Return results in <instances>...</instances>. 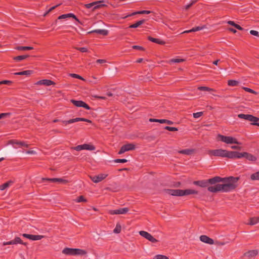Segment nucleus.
<instances>
[{"instance_id":"nucleus-14","label":"nucleus","mask_w":259,"mask_h":259,"mask_svg":"<svg viewBox=\"0 0 259 259\" xmlns=\"http://www.w3.org/2000/svg\"><path fill=\"white\" fill-rule=\"evenodd\" d=\"M71 102L75 106L79 107H83L87 110L91 109L90 106L85 102L82 101H76L74 100H71Z\"/></svg>"},{"instance_id":"nucleus-43","label":"nucleus","mask_w":259,"mask_h":259,"mask_svg":"<svg viewBox=\"0 0 259 259\" xmlns=\"http://www.w3.org/2000/svg\"><path fill=\"white\" fill-rule=\"evenodd\" d=\"M164 128L166 130L171 131V132H175V131H178V128L175 127H170L169 126H166L164 127Z\"/></svg>"},{"instance_id":"nucleus-46","label":"nucleus","mask_w":259,"mask_h":259,"mask_svg":"<svg viewBox=\"0 0 259 259\" xmlns=\"http://www.w3.org/2000/svg\"><path fill=\"white\" fill-rule=\"evenodd\" d=\"M156 259H169L168 257L164 255L158 254L155 256Z\"/></svg>"},{"instance_id":"nucleus-22","label":"nucleus","mask_w":259,"mask_h":259,"mask_svg":"<svg viewBox=\"0 0 259 259\" xmlns=\"http://www.w3.org/2000/svg\"><path fill=\"white\" fill-rule=\"evenodd\" d=\"M63 254L69 255H74V248L66 247L62 250Z\"/></svg>"},{"instance_id":"nucleus-8","label":"nucleus","mask_w":259,"mask_h":259,"mask_svg":"<svg viewBox=\"0 0 259 259\" xmlns=\"http://www.w3.org/2000/svg\"><path fill=\"white\" fill-rule=\"evenodd\" d=\"M78 121H85L88 123L92 122V121L90 119L81 117H76L75 118L71 119L68 120H62V122L63 124L66 125L68 124H70Z\"/></svg>"},{"instance_id":"nucleus-32","label":"nucleus","mask_w":259,"mask_h":259,"mask_svg":"<svg viewBox=\"0 0 259 259\" xmlns=\"http://www.w3.org/2000/svg\"><path fill=\"white\" fill-rule=\"evenodd\" d=\"M239 82L235 80H229L228 81V84L230 86L235 87L238 85Z\"/></svg>"},{"instance_id":"nucleus-20","label":"nucleus","mask_w":259,"mask_h":259,"mask_svg":"<svg viewBox=\"0 0 259 259\" xmlns=\"http://www.w3.org/2000/svg\"><path fill=\"white\" fill-rule=\"evenodd\" d=\"M258 254L257 250H249L244 253V255L249 258H251L255 256Z\"/></svg>"},{"instance_id":"nucleus-62","label":"nucleus","mask_w":259,"mask_h":259,"mask_svg":"<svg viewBox=\"0 0 259 259\" xmlns=\"http://www.w3.org/2000/svg\"><path fill=\"white\" fill-rule=\"evenodd\" d=\"M235 27L236 28H237V29H238L240 30H243V28H242L240 26L238 25V24H236V25H235Z\"/></svg>"},{"instance_id":"nucleus-24","label":"nucleus","mask_w":259,"mask_h":259,"mask_svg":"<svg viewBox=\"0 0 259 259\" xmlns=\"http://www.w3.org/2000/svg\"><path fill=\"white\" fill-rule=\"evenodd\" d=\"M67 17H72L74 19H75L77 21L79 22L78 19L76 17V16L72 13L64 14V15H61L59 17L58 19H65Z\"/></svg>"},{"instance_id":"nucleus-11","label":"nucleus","mask_w":259,"mask_h":259,"mask_svg":"<svg viewBox=\"0 0 259 259\" xmlns=\"http://www.w3.org/2000/svg\"><path fill=\"white\" fill-rule=\"evenodd\" d=\"M139 234L143 237L146 238L152 243H156L158 242V240L154 238L150 233L144 231H140L139 232Z\"/></svg>"},{"instance_id":"nucleus-31","label":"nucleus","mask_w":259,"mask_h":259,"mask_svg":"<svg viewBox=\"0 0 259 259\" xmlns=\"http://www.w3.org/2000/svg\"><path fill=\"white\" fill-rule=\"evenodd\" d=\"M145 20H142L140 21H139L137 22L136 23L133 24L130 26V28H137L140 26L141 25L143 24L145 22Z\"/></svg>"},{"instance_id":"nucleus-6","label":"nucleus","mask_w":259,"mask_h":259,"mask_svg":"<svg viewBox=\"0 0 259 259\" xmlns=\"http://www.w3.org/2000/svg\"><path fill=\"white\" fill-rule=\"evenodd\" d=\"M45 182H58L62 184H66L69 182L67 180H65L62 178H42L39 181V183H44Z\"/></svg>"},{"instance_id":"nucleus-33","label":"nucleus","mask_w":259,"mask_h":259,"mask_svg":"<svg viewBox=\"0 0 259 259\" xmlns=\"http://www.w3.org/2000/svg\"><path fill=\"white\" fill-rule=\"evenodd\" d=\"M202 29V27L198 26V27H196L195 28H192V29H191L190 30L185 31L183 33H190V32H195V31H197L200 30Z\"/></svg>"},{"instance_id":"nucleus-64","label":"nucleus","mask_w":259,"mask_h":259,"mask_svg":"<svg viewBox=\"0 0 259 259\" xmlns=\"http://www.w3.org/2000/svg\"><path fill=\"white\" fill-rule=\"evenodd\" d=\"M251 124L254 125H257V126H259V122H257V121L253 122L251 123Z\"/></svg>"},{"instance_id":"nucleus-34","label":"nucleus","mask_w":259,"mask_h":259,"mask_svg":"<svg viewBox=\"0 0 259 259\" xmlns=\"http://www.w3.org/2000/svg\"><path fill=\"white\" fill-rule=\"evenodd\" d=\"M250 179L252 180H259V170L250 176Z\"/></svg>"},{"instance_id":"nucleus-21","label":"nucleus","mask_w":259,"mask_h":259,"mask_svg":"<svg viewBox=\"0 0 259 259\" xmlns=\"http://www.w3.org/2000/svg\"><path fill=\"white\" fill-rule=\"evenodd\" d=\"M10 143L13 144H16L21 147H28L29 145L24 141H18L17 140H12L10 141Z\"/></svg>"},{"instance_id":"nucleus-41","label":"nucleus","mask_w":259,"mask_h":259,"mask_svg":"<svg viewBox=\"0 0 259 259\" xmlns=\"http://www.w3.org/2000/svg\"><path fill=\"white\" fill-rule=\"evenodd\" d=\"M11 114H12V113L10 112L2 113L0 114V119L2 118H6V117H9Z\"/></svg>"},{"instance_id":"nucleus-19","label":"nucleus","mask_w":259,"mask_h":259,"mask_svg":"<svg viewBox=\"0 0 259 259\" xmlns=\"http://www.w3.org/2000/svg\"><path fill=\"white\" fill-rule=\"evenodd\" d=\"M195 150L193 149H185L179 150L178 153L182 154L190 155L194 153Z\"/></svg>"},{"instance_id":"nucleus-35","label":"nucleus","mask_w":259,"mask_h":259,"mask_svg":"<svg viewBox=\"0 0 259 259\" xmlns=\"http://www.w3.org/2000/svg\"><path fill=\"white\" fill-rule=\"evenodd\" d=\"M159 123H167V124H169V125H172L174 124V122L171 121V120H167V119H159Z\"/></svg>"},{"instance_id":"nucleus-29","label":"nucleus","mask_w":259,"mask_h":259,"mask_svg":"<svg viewBox=\"0 0 259 259\" xmlns=\"http://www.w3.org/2000/svg\"><path fill=\"white\" fill-rule=\"evenodd\" d=\"M148 39L153 42H155L160 45H164L165 44V42L162 40H160L158 39L154 38L150 36L148 37Z\"/></svg>"},{"instance_id":"nucleus-51","label":"nucleus","mask_w":259,"mask_h":259,"mask_svg":"<svg viewBox=\"0 0 259 259\" xmlns=\"http://www.w3.org/2000/svg\"><path fill=\"white\" fill-rule=\"evenodd\" d=\"M151 13V12L150 11H145L144 10V11H138L139 14H149Z\"/></svg>"},{"instance_id":"nucleus-2","label":"nucleus","mask_w":259,"mask_h":259,"mask_svg":"<svg viewBox=\"0 0 259 259\" xmlns=\"http://www.w3.org/2000/svg\"><path fill=\"white\" fill-rule=\"evenodd\" d=\"M164 191L169 195L174 196H183L191 194H199L198 198L202 200H204V197L207 193V191L204 189L198 191L193 189L181 190L165 189L164 190Z\"/></svg>"},{"instance_id":"nucleus-63","label":"nucleus","mask_w":259,"mask_h":259,"mask_svg":"<svg viewBox=\"0 0 259 259\" xmlns=\"http://www.w3.org/2000/svg\"><path fill=\"white\" fill-rule=\"evenodd\" d=\"M194 2H192L191 4H189V5H188L187 6H186L185 7V9L186 10H188L192 5L194 3Z\"/></svg>"},{"instance_id":"nucleus-26","label":"nucleus","mask_w":259,"mask_h":259,"mask_svg":"<svg viewBox=\"0 0 259 259\" xmlns=\"http://www.w3.org/2000/svg\"><path fill=\"white\" fill-rule=\"evenodd\" d=\"M13 183L12 181H9L6 183L3 184V185H0V190H4L7 188L9 187L11 184Z\"/></svg>"},{"instance_id":"nucleus-58","label":"nucleus","mask_w":259,"mask_h":259,"mask_svg":"<svg viewBox=\"0 0 259 259\" xmlns=\"http://www.w3.org/2000/svg\"><path fill=\"white\" fill-rule=\"evenodd\" d=\"M227 23L230 24V25H231L234 27H235V25H236V24L235 23V22L234 21H229L227 22Z\"/></svg>"},{"instance_id":"nucleus-16","label":"nucleus","mask_w":259,"mask_h":259,"mask_svg":"<svg viewBox=\"0 0 259 259\" xmlns=\"http://www.w3.org/2000/svg\"><path fill=\"white\" fill-rule=\"evenodd\" d=\"M35 84L37 85L50 86L51 85H55V83L51 80L42 79L37 81Z\"/></svg>"},{"instance_id":"nucleus-56","label":"nucleus","mask_w":259,"mask_h":259,"mask_svg":"<svg viewBox=\"0 0 259 259\" xmlns=\"http://www.w3.org/2000/svg\"><path fill=\"white\" fill-rule=\"evenodd\" d=\"M231 148L233 149L240 150L241 147L238 146H232Z\"/></svg>"},{"instance_id":"nucleus-36","label":"nucleus","mask_w":259,"mask_h":259,"mask_svg":"<svg viewBox=\"0 0 259 259\" xmlns=\"http://www.w3.org/2000/svg\"><path fill=\"white\" fill-rule=\"evenodd\" d=\"M75 201L77 202H87V200L83 196H79V197H78L75 200Z\"/></svg>"},{"instance_id":"nucleus-60","label":"nucleus","mask_w":259,"mask_h":259,"mask_svg":"<svg viewBox=\"0 0 259 259\" xmlns=\"http://www.w3.org/2000/svg\"><path fill=\"white\" fill-rule=\"evenodd\" d=\"M136 14H139V13H138V12H134V13H133L132 14H130V15H127V16H125L124 18H126V17H127L131 16H134V15H136Z\"/></svg>"},{"instance_id":"nucleus-28","label":"nucleus","mask_w":259,"mask_h":259,"mask_svg":"<svg viewBox=\"0 0 259 259\" xmlns=\"http://www.w3.org/2000/svg\"><path fill=\"white\" fill-rule=\"evenodd\" d=\"M259 218L257 217L251 218L249 219V222L248 224L250 225H254L258 223Z\"/></svg>"},{"instance_id":"nucleus-4","label":"nucleus","mask_w":259,"mask_h":259,"mask_svg":"<svg viewBox=\"0 0 259 259\" xmlns=\"http://www.w3.org/2000/svg\"><path fill=\"white\" fill-rule=\"evenodd\" d=\"M216 140L218 141H221L227 144H236L240 145L241 143L239 142L237 139L231 136H226L221 134H218L217 136Z\"/></svg>"},{"instance_id":"nucleus-47","label":"nucleus","mask_w":259,"mask_h":259,"mask_svg":"<svg viewBox=\"0 0 259 259\" xmlns=\"http://www.w3.org/2000/svg\"><path fill=\"white\" fill-rule=\"evenodd\" d=\"M14 240H15V241L17 244H22V240H21V239L19 237H16L15 238H14Z\"/></svg>"},{"instance_id":"nucleus-48","label":"nucleus","mask_w":259,"mask_h":259,"mask_svg":"<svg viewBox=\"0 0 259 259\" xmlns=\"http://www.w3.org/2000/svg\"><path fill=\"white\" fill-rule=\"evenodd\" d=\"M12 83V82L10 80H3L0 81V85L3 84L10 85Z\"/></svg>"},{"instance_id":"nucleus-50","label":"nucleus","mask_w":259,"mask_h":259,"mask_svg":"<svg viewBox=\"0 0 259 259\" xmlns=\"http://www.w3.org/2000/svg\"><path fill=\"white\" fill-rule=\"evenodd\" d=\"M70 76L73 77L78 78V79H82V80L83 79V78L81 76H79V75H78L77 74H71Z\"/></svg>"},{"instance_id":"nucleus-59","label":"nucleus","mask_w":259,"mask_h":259,"mask_svg":"<svg viewBox=\"0 0 259 259\" xmlns=\"http://www.w3.org/2000/svg\"><path fill=\"white\" fill-rule=\"evenodd\" d=\"M26 153L28 154H34L35 152L33 150H28L26 151Z\"/></svg>"},{"instance_id":"nucleus-3","label":"nucleus","mask_w":259,"mask_h":259,"mask_svg":"<svg viewBox=\"0 0 259 259\" xmlns=\"http://www.w3.org/2000/svg\"><path fill=\"white\" fill-rule=\"evenodd\" d=\"M235 151H228L223 149L209 150L208 151V154L210 156H214L233 159H235Z\"/></svg>"},{"instance_id":"nucleus-57","label":"nucleus","mask_w":259,"mask_h":259,"mask_svg":"<svg viewBox=\"0 0 259 259\" xmlns=\"http://www.w3.org/2000/svg\"><path fill=\"white\" fill-rule=\"evenodd\" d=\"M59 5H60V4H59V5H57L55 6H54L52 8H51L48 11V13H50L52 11H53V10H54L56 8H57L58 6H59Z\"/></svg>"},{"instance_id":"nucleus-44","label":"nucleus","mask_w":259,"mask_h":259,"mask_svg":"<svg viewBox=\"0 0 259 259\" xmlns=\"http://www.w3.org/2000/svg\"><path fill=\"white\" fill-rule=\"evenodd\" d=\"M113 161L116 163H125L127 162V160L126 159H116Z\"/></svg>"},{"instance_id":"nucleus-15","label":"nucleus","mask_w":259,"mask_h":259,"mask_svg":"<svg viewBox=\"0 0 259 259\" xmlns=\"http://www.w3.org/2000/svg\"><path fill=\"white\" fill-rule=\"evenodd\" d=\"M22 236L26 238L29 239L31 240H39L44 237V236L42 235H31L25 233L22 234Z\"/></svg>"},{"instance_id":"nucleus-13","label":"nucleus","mask_w":259,"mask_h":259,"mask_svg":"<svg viewBox=\"0 0 259 259\" xmlns=\"http://www.w3.org/2000/svg\"><path fill=\"white\" fill-rule=\"evenodd\" d=\"M129 210L127 207L120 208L118 209L110 210L109 213L110 214H125Z\"/></svg>"},{"instance_id":"nucleus-1","label":"nucleus","mask_w":259,"mask_h":259,"mask_svg":"<svg viewBox=\"0 0 259 259\" xmlns=\"http://www.w3.org/2000/svg\"><path fill=\"white\" fill-rule=\"evenodd\" d=\"M239 179V177L222 178L215 176L207 180L194 181L193 184L201 188H207V191L212 193L229 192L238 187Z\"/></svg>"},{"instance_id":"nucleus-30","label":"nucleus","mask_w":259,"mask_h":259,"mask_svg":"<svg viewBox=\"0 0 259 259\" xmlns=\"http://www.w3.org/2000/svg\"><path fill=\"white\" fill-rule=\"evenodd\" d=\"M98 3V2H93L90 4H85L84 6L88 9L91 8L93 7H94V9H96L99 7V6L97 5Z\"/></svg>"},{"instance_id":"nucleus-37","label":"nucleus","mask_w":259,"mask_h":259,"mask_svg":"<svg viewBox=\"0 0 259 259\" xmlns=\"http://www.w3.org/2000/svg\"><path fill=\"white\" fill-rule=\"evenodd\" d=\"M33 48L31 47H17L16 49L18 50H22V51H25V50H32Z\"/></svg>"},{"instance_id":"nucleus-38","label":"nucleus","mask_w":259,"mask_h":259,"mask_svg":"<svg viewBox=\"0 0 259 259\" xmlns=\"http://www.w3.org/2000/svg\"><path fill=\"white\" fill-rule=\"evenodd\" d=\"M121 227L120 224H117L115 227V228L113 230V232L116 234H118L121 232Z\"/></svg>"},{"instance_id":"nucleus-23","label":"nucleus","mask_w":259,"mask_h":259,"mask_svg":"<svg viewBox=\"0 0 259 259\" xmlns=\"http://www.w3.org/2000/svg\"><path fill=\"white\" fill-rule=\"evenodd\" d=\"M97 33L99 34H102L103 35H106L108 34V31L105 29H96L91 31H90L88 32V33Z\"/></svg>"},{"instance_id":"nucleus-45","label":"nucleus","mask_w":259,"mask_h":259,"mask_svg":"<svg viewBox=\"0 0 259 259\" xmlns=\"http://www.w3.org/2000/svg\"><path fill=\"white\" fill-rule=\"evenodd\" d=\"M203 112H198L196 113H194L193 114V117L195 118H197L200 117L203 115Z\"/></svg>"},{"instance_id":"nucleus-49","label":"nucleus","mask_w":259,"mask_h":259,"mask_svg":"<svg viewBox=\"0 0 259 259\" xmlns=\"http://www.w3.org/2000/svg\"><path fill=\"white\" fill-rule=\"evenodd\" d=\"M77 50L80 51L81 52H88V49L86 48H75Z\"/></svg>"},{"instance_id":"nucleus-5","label":"nucleus","mask_w":259,"mask_h":259,"mask_svg":"<svg viewBox=\"0 0 259 259\" xmlns=\"http://www.w3.org/2000/svg\"><path fill=\"white\" fill-rule=\"evenodd\" d=\"M242 157H244L251 161H254L256 160V157L250 153L246 152L240 153L238 151H235V159L241 158Z\"/></svg>"},{"instance_id":"nucleus-7","label":"nucleus","mask_w":259,"mask_h":259,"mask_svg":"<svg viewBox=\"0 0 259 259\" xmlns=\"http://www.w3.org/2000/svg\"><path fill=\"white\" fill-rule=\"evenodd\" d=\"M96 149L95 147L92 145H90L88 144H84L83 145H78L76 147H72L71 149L75 150L76 151H79L82 150H88L90 151L95 150Z\"/></svg>"},{"instance_id":"nucleus-12","label":"nucleus","mask_w":259,"mask_h":259,"mask_svg":"<svg viewBox=\"0 0 259 259\" xmlns=\"http://www.w3.org/2000/svg\"><path fill=\"white\" fill-rule=\"evenodd\" d=\"M107 176V174H100L97 176H90V178L93 182L98 183L105 179Z\"/></svg>"},{"instance_id":"nucleus-9","label":"nucleus","mask_w":259,"mask_h":259,"mask_svg":"<svg viewBox=\"0 0 259 259\" xmlns=\"http://www.w3.org/2000/svg\"><path fill=\"white\" fill-rule=\"evenodd\" d=\"M135 148H136V146L134 144L129 143V144H125V145H123L120 148V149L119 151L118 154H122L126 151L135 150Z\"/></svg>"},{"instance_id":"nucleus-10","label":"nucleus","mask_w":259,"mask_h":259,"mask_svg":"<svg viewBox=\"0 0 259 259\" xmlns=\"http://www.w3.org/2000/svg\"><path fill=\"white\" fill-rule=\"evenodd\" d=\"M238 117L241 119H244L253 122L259 121V118L250 114H239Z\"/></svg>"},{"instance_id":"nucleus-17","label":"nucleus","mask_w":259,"mask_h":259,"mask_svg":"<svg viewBox=\"0 0 259 259\" xmlns=\"http://www.w3.org/2000/svg\"><path fill=\"white\" fill-rule=\"evenodd\" d=\"M200 240L205 243L208 244H213L214 243V241L212 239L209 238L206 235H201L200 236Z\"/></svg>"},{"instance_id":"nucleus-53","label":"nucleus","mask_w":259,"mask_h":259,"mask_svg":"<svg viewBox=\"0 0 259 259\" xmlns=\"http://www.w3.org/2000/svg\"><path fill=\"white\" fill-rule=\"evenodd\" d=\"M250 33L251 34L255 35V36H258V32L255 30H250Z\"/></svg>"},{"instance_id":"nucleus-55","label":"nucleus","mask_w":259,"mask_h":259,"mask_svg":"<svg viewBox=\"0 0 259 259\" xmlns=\"http://www.w3.org/2000/svg\"><path fill=\"white\" fill-rule=\"evenodd\" d=\"M149 121L150 122H159V119H155V118H150L149 119Z\"/></svg>"},{"instance_id":"nucleus-40","label":"nucleus","mask_w":259,"mask_h":259,"mask_svg":"<svg viewBox=\"0 0 259 259\" xmlns=\"http://www.w3.org/2000/svg\"><path fill=\"white\" fill-rule=\"evenodd\" d=\"M28 55L19 56L14 57V59L17 61H21L28 57Z\"/></svg>"},{"instance_id":"nucleus-25","label":"nucleus","mask_w":259,"mask_h":259,"mask_svg":"<svg viewBox=\"0 0 259 259\" xmlns=\"http://www.w3.org/2000/svg\"><path fill=\"white\" fill-rule=\"evenodd\" d=\"M87 253V251L84 250L74 248V255H85Z\"/></svg>"},{"instance_id":"nucleus-18","label":"nucleus","mask_w":259,"mask_h":259,"mask_svg":"<svg viewBox=\"0 0 259 259\" xmlns=\"http://www.w3.org/2000/svg\"><path fill=\"white\" fill-rule=\"evenodd\" d=\"M199 90L201 91H206L208 92V94H206L204 95V96H218L217 94H214V92L211 89L205 87H201L198 88Z\"/></svg>"},{"instance_id":"nucleus-39","label":"nucleus","mask_w":259,"mask_h":259,"mask_svg":"<svg viewBox=\"0 0 259 259\" xmlns=\"http://www.w3.org/2000/svg\"><path fill=\"white\" fill-rule=\"evenodd\" d=\"M243 89L245 91H246L247 92H249V93H252V94H253L254 95H258L257 92L253 91V90H252L251 89H249V88H246V87H243Z\"/></svg>"},{"instance_id":"nucleus-42","label":"nucleus","mask_w":259,"mask_h":259,"mask_svg":"<svg viewBox=\"0 0 259 259\" xmlns=\"http://www.w3.org/2000/svg\"><path fill=\"white\" fill-rule=\"evenodd\" d=\"M185 60L184 59H171L170 60H169V63H181V62H182L183 61H184Z\"/></svg>"},{"instance_id":"nucleus-52","label":"nucleus","mask_w":259,"mask_h":259,"mask_svg":"<svg viewBox=\"0 0 259 259\" xmlns=\"http://www.w3.org/2000/svg\"><path fill=\"white\" fill-rule=\"evenodd\" d=\"M132 48L134 49H138V50H144V49L141 47V46H133L132 47Z\"/></svg>"},{"instance_id":"nucleus-54","label":"nucleus","mask_w":259,"mask_h":259,"mask_svg":"<svg viewBox=\"0 0 259 259\" xmlns=\"http://www.w3.org/2000/svg\"><path fill=\"white\" fill-rule=\"evenodd\" d=\"M106 60L104 59H98L97 60V62L100 64H104L106 63Z\"/></svg>"},{"instance_id":"nucleus-27","label":"nucleus","mask_w":259,"mask_h":259,"mask_svg":"<svg viewBox=\"0 0 259 259\" xmlns=\"http://www.w3.org/2000/svg\"><path fill=\"white\" fill-rule=\"evenodd\" d=\"M32 73H33V71L31 70H26V71H23L22 72L15 73V75H30Z\"/></svg>"},{"instance_id":"nucleus-61","label":"nucleus","mask_w":259,"mask_h":259,"mask_svg":"<svg viewBox=\"0 0 259 259\" xmlns=\"http://www.w3.org/2000/svg\"><path fill=\"white\" fill-rule=\"evenodd\" d=\"M11 245V241H8V242H4L3 243V245Z\"/></svg>"}]
</instances>
